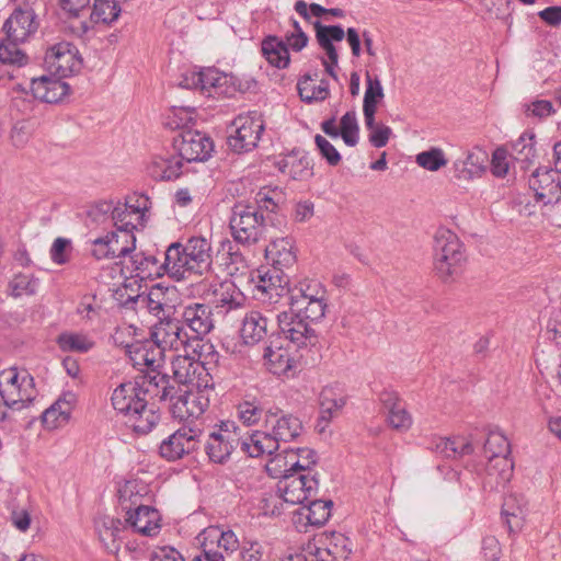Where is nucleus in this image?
Instances as JSON below:
<instances>
[{
  "label": "nucleus",
  "instance_id": "obj_48",
  "mask_svg": "<svg viewBox=\"0 0 561 561\" xmlns=\"http://www.w3.org/2000/svg\"><path fill=\"white\" fill-rule=\"evenodd\" d=\"M201 77L203 84L201 85V92L208 96H215L224 93L221 88L228 82L226 75L219 72L215 68H206L201 70Z\"/></svg>",
  "mask_w": 561,
  "mask_h": 561
},
{
  "label": "nucleus",
  "instance_id": "obj_21",
  "mask_svg": "<svg viewBox=\"0 0 561 561\" xmlns=\"http://www.w3.org/2000/svg\"><path fill=\"white\" fill-rule=\"evenodd\" d=\"M126 268L129 270L131 276L140 279L158 278L164 274L170 276L169 267H167V251L163 263H160L154 255L134 251L128 257Z\"/></svg>",
  "mask_w": 561,
  "mask_h": 561
},
{
  "label": "nucleus",
  "instance_id": "obj_42",
  "mask_svg": "<svg viewBox=\"0 0 561 561\" xmlns=\"http://www.w3.org/2000/svg\"><path fill=\"white\" fill-rule=\"evenodd\" d=\"M308 505H302L299 508V515L306 518L307 524L311 526L324 525L331 516L332 501H321L310 499Z\"/></svg>",
  "mask_w": 561,
  "mask_h": 561
},
{
  "label": "nucleus",
  "instance_id": "obj_25",
  "mask_svg": "<svg viewBox=\"0 0 561 561\" xmlns=\"http://www.w3.org/2000/svg\"><path fill=\"white\" fill-rule=\"evenodd\" d=\"M379 399L387 412L389 425L398 431H408L412 425V416L398 394L392 391H382Z\"/></svg>",
  "mask_w": 561,
  "mask_h": 561
},
{
  "label": "nucleus",
  "instance_id": "obj_60",
  "mask_svg": "<svg viewBox=\"0 0 561 561\" xmlns=\"http://www.w3.org/2000/svg\"><path fill=\"white\" fill-rule=\"evenodd\" d=\"M111 237L117 239L116 247L118 251H115L114 259L129 257V255L136 250V237L129 231H112Z\"/></svg>",
  "mask_w": 561,
  "mask_h": 561
},
{
  "label": "nucleus",
  "instance_id": "obj_28",
  "mask_svg": "<svg viewBox=\"0 0 561 561\" xmlns=\"http://www.w3.org/2000/svg\"><path fill=\"white\" fill-rule=\"evenodd\" d=\"M31 90L33 95L46 103H57L69 92V85L56 78L43 76L32 80Z\"/></svg>",
  "mask_w": 561,
  "mask_h": 561
},
{
  "label": "nucleus",
  "instance_id": "obj_50",
  "mask_svg": "<svg viewBox=\"0 0 561 561\" xmlns=\"http://www.w3.org/2000/svg\"><path fill=\"white\" fill-rule=\"evenodd\" d=\"M119 12L116 0H94L90 16L95 22L111 23L118 18Z\"/></svg>",
  "mask_w": 561,
  "mask_h": 561
},
{
  "label": "nucleus",
  "instance_id": "obj_37",
  "mask_svg": "<svg viewBox=\"0 0 561 561\" xmlns=\"http://www.w3.org/2000/svg\"><path fill=\"white\" fill-rule=\"evenodd\" d=\"M525 513L526 503L523 497L516 494H510L504 499L502 515L511 533L517 531L523 527Z\"/></svg>",
  "mask_w": 561,
  "mask_h": 561
},
{
  "label": "nucleus",
  "instance_id": "obj_41",
  "mask_svg": "<svg viewBox=\"0 0 561 561\" xmlns=\"http://www.w3.org/2000/svg\"><path fill=\"white\" fill-rule=\"evenodd\" d=\"M262 53L266 60L278 69H284L289 64L287 45L276 36H268L262 42Z\"/></svg>",
  "mask_w": 561,
  "mask_h": 561
},
{
  "label": "nucleus",
  "instance_id": "obj_45",
  "mask_svg": "<svg viewBox=\"0 0 561 561\" xmlns=\"http://www.w3.org/2000/svg\"><path fill=\"white\" fill-rule=\"evenodd\" d=\"M255 202L260 209L275 213L283 204H285L286 194L283 188L278 186H264L256 193Z\"/></svg>",
  "mask_w": 561,
  "mask_h": 561
},
{
  "label": "nucleus",
  "instance_id": "obj_62",
  "mask_svg": "<svg viewBox=\"0 0 561 561\" xmlns=\"http://www.w3.org/2000/svg\"><path fill=\"white\" fill-rule=\"evenodd\" d=\"M149 198L145 195L130 197L122 206H126L130 214L134 216L135 221L140 226L144 224L145 213L149 209Z\"/></svg>",
  "mask_w": 561,
  "mask_h": 561
},
{
  "label": "nucleus",
  "instance_id": "obj_7",
  "mask_svg": "<svg viewBox=\"0 0 561 561\" xmlns=\"http://www.w3.org/2000/svg\"><path fill=\"white\" fill-rule=\"evenodd\" d=\"M218 360H213L207 356V352L201 355L199 348L196 353L191 350L174 356L171 360L172 374L174 380L183 386H192L196 389H211L213 378L210 376L211 366H217Z\"/></svg>",
  "mask_w": 561,
  "mask_h": 561
},
{
  "label": "nucleus",
  "instance_id": "obj_8",
  "mask_svg": "<svg viewBox=\"0 0 561 561\" xmlns=\"http://www.w3.org/2000/svg\"><path fill=\"white\" fill-rule=\"evenodd\" d=\"M33 377L25 370L11 367L0 371V420L7 413L2 407L21 410L35 398Z\"/></svg>",
  "mask_w": 561,
  "mask_h": 561
},
{
  "label": "nucleus",
  "instance_id": "obj_1",
  "mask_svg": "<svg viewBox=\"0 0 561 561\" xmlns=\"http://www.w3.org/2000/svg\"><path fill=\"white\" fill-rule=\"evenodd\" d=\"M45 5L44 0L24 3L10 15L3 25L5 38L0 41V61L22 66L26 62L25 54L18 47L24 43L37 27L36 11Z\"/></svg>",
  "mask_w": 561,
  "mask_h": 561
},
{
  "label": "nucleus",
  "instance_id": "obj_13",
  "mask_svg": "<svg viewBox=\"0 0 561 561\" xmlns=\"http://www.w3.org/2000/svg\"><path fill=\"white\" fill-rule=\"evenodd\" d=\"M45 65L50 73L65 78L80 70L81 58L76 46L60 42L47 49Z\"/></svg>",
  "mask_w": 561,
  "mask_h": 561
},
{
  "label": "nucleus",
  "instance_id": "obj_20",
  "mask_svg": "<svg viewBox=\"0 0 561 561\" xmlns=\"http://www.w3.org/2000/svg\"><path fill=\"white\" fill-rule=\"evenodd\" d=\"M277 321L285 337L298 347L305 346L316 339V331L311 327L313 322L309 321L308 318L298 316L297 312L283 311L277 316Z\"/></svg>",
  "mask_w": 561,
  "mask_h": 561
},
{
  "label": "nucleus",
  "instance_id": "obj_5",
  "mask_svg": "<svg viewBox=\"0 0 561 561\" xmlns=\"http://www.w3.org/2000/svg\"><path fill=\"white\" fill-rule=\"evenodd\" d=\"M466 261L458 236L447 228H438L434 236V270L445 283L460 275Z\"/></svg>",
  "mask_w": 561,
  "mask_h": 561
},
{
  "label": "nucleus",
  "instance_id": "obj_52",
  "mask_svg": "<svg viewBox=\"0 0 561 561\" xmlns=\"http://www.w3.org/2000/svg\"><path fill=\"white\" fill-rule=\"evenodd\" d=\"M215 293L219 295L217 302L227 311L240 308L244 301L243 295L230 282L221 283L219 293L217 290Z\"/></svg>",
  "mask_w": 561,
  "mask_h": 561
},
{
  "label": "nucleus",
  "instance_id": "obj_27",
  "mask_svg": "<svg viewBox=\"0 0 561 561\" xmlns=\"http://www.w3.org/2000/svg\"><path fill=\"white\" fill-rule=\"evenodd\" d=\"M95 530L100 541L110 553L116 554L121 548V533L126 525L118 518L102 516L95 519Z\"/></svg>",
  "mask_w": 561,
  "mask_h": 561
},
{
  "label": "nucleus",
  "instance_id": "obj_43",
  "mask_svg": "<svg viewBox=\"0 0 561 561\" xmlns=\"http://www.w3.org/2000/svg\"><path fill=\"white\" fill-rule=\"evenodd\" d=\"M62 352L87 353L94 346V341L82 332H64L56 340Z\"/></svg>",
  "mask_w": 561,
  "mask_h": 561
},
{
  "label": "nucleus",
  "instance_id": "obj_35",
  "mask_svg": "<svg viewBox=\"0 0 561 561\" xmlns=\"http://www.w3.org/2000/svg\"><path fill=\"white\" fill-rule=\"evenodd\" d=\"M268 319L260 311L248 312L242 321L241 337L247 344H255L267 334Z\"/></svg>",
  "mask_w": 561,
  "mask_h": 561
},
{
  "label": "nucleus",
  "instance_id": "obj_56",
  "mask_svg": "<svg viewBox=\"0 0 561 561\" xmlns=\"http://www.w3.org/2000/svg\"><path fill=\"white\" fill-rule=\"evenodd\" d=\"M38 287V280L30 274H18L9 284L13 297L34 295Z\"/></svg>",
  "mask_w": 561,
  "mask_h": 561
},
{
  "label": "nucleus",
  "instance_id": "obj_63",
  "mask_svg": "<svg viewBox=\"0 0 561 561\" xmlns=\"http://www.w3.org/2000/svg\"><path fill=\"white\" fill-rule=\"evenodd\" d=\"M239 417L245 425L257 423L263 414V410L254 402L245 401L239 404Z\"/></svg>",
  "mask_w": 561,
  "mask_h": 561
},
{
  "label": "nucleus",
  "instance_id": "obj_15",
  "mask_svg": "<svg viewBox=\"0 0 561 561\" xmlns=\"http://www.w3.org/2000/svg\"><path fill=\"white\" fill-rule=\"evenodd\" d=\"M319 482L309 473L291 474L278 482V492L284 502L293 505H304L305 502L314 497L318 492Z\"/></svg>",
  "mask_w": 561,
  "mask_h": 561
},
{
  "label": "nucleus",
  "instance_id": "obj_64",
  "mask_svg": "<svg viewBox=\"0 0 561 561\" xmlns=\"http://www.w3.org/2000/svg\"><path fill=\"white\" fill-rule=\"evenodd\" d=\"M291 24L294 26V32L287 33L284 42L287 45V48L290 47L293 50L299 51L306 47L308 36L296 20H293Z\"/></svg>",
  "mask_w": 561,
  "mask_h": 561
},
{
  "label": "nucleus",
  "instance_id": "obj_61",
  "mask_svg": "<svg viewBox=\"0 0 561 561\" xmlns=\"http://www.w3.org/2000/svg\"><path fill=\"white\" fill-rule=\"evenodd\" d=\"M340 136L342 140H355L358 135V124L355 112H346L339 125Z\"/></svg>",
  "mask_w": 561,
  "mask_h": 561
},
{
  "label": "nucleus",
  "instance_id": "obj_59",
  "mask_svg": "<svg viewBox=\"0 0 561 561\" xmlns=\"http://www.w3.org/2000/svg\"><path fill=\"white\" fill-rule=\"evenodd\" d=\"M383 98V89L378 77L373 78L369 72L366 73V91L364 95V106L377 108V104Z\"/></svg>",
  "mask_w": 561,
  "mask_h": 561
},
{
  "label": "nucleus",
  "instance_id": "obj_29",
  "mask_svg": "<svg viewBox=\"0 0 561 561\" xmlns=\"http://www.w3.org/2000/svg\"><path fill=\"white\" fill-rule=\"evenodd\" d=\"M239 447L250 457H260L264 454L272 455L279 448L267 430L265 432L256 431L247 436L240 435Z\"/></svg>",
  "mask_w": 561,
  "mask_h": 561
},
{
  "label": "nucleus",
  "instance_id": "obj_6",
  "mask_svg": "<svg viewBox=\"0 0 561 561\" xmlns=\"http://www.w3.org/2000/svg\"><path fill=\"white\" fill-rule=\"evenodd\" d=\"M286 294L289 295V307L293 312L308 318L311 322H319L324 318L328 291L321 282L305 278L288 288Z\"/></svg>",
  "mask_w": 561,
  "mask_h": 561
},
{
  "label": "nucleus",
  "instance_id": "obj_14",
  "mask_svg": "<svg viewBox=\"0 0 561 561\" xmlns=\"http://www.w3.org/2000/svg\"><path fill=\"white\" fill-rule=\"evenodd\" d=\"M176 290L174 287H163L156 285L147 294L138 295L135 304L140 309H146L150 314L164 321L171 318L175 312L174 299Z\"/></svg>",
  "mask_w": 561,
  "mask_h": 561
},
{
  "label": "nucleus",
  "instance_id": "obj_19",
  "mask_svg": "<svg viewBox=\"0 0 561 561\" xmlns=\"http://www.w3.org/2000/svg\"><path fill=\"white\" fill-rule=\"evenodd\" d=\"M265 428L279 446L280 442L296 439L304 431L302 422L295 415L282 410L267 411L264 419Z\"/></svg>",
  "mask_w": 561,
  "mask_h": 561
},
{
  "label": "nucleus",
  "instance_id": "obj_55",
  "mask_svg": "<svg viewBox=\"0 0 561 561\" xmlns=\"http://www.w3.org/2000/svg\"><path fill=\"white\" fill-rule=\"evenodd\" d=\"M116 242L117 239L111 237V232L104 237L96 238L91 243V254L96 260H113L115 251H118Z\"/></svg>",
  "mask_w": 561,
  "mask_h": 561
},
{
  "label": "nucleus",
  "instance_id": "obj_47",
  "mask_svg": "<svg viewBox=\"0 0 561 561\" xmlns=\"http://www.w3.org/2000/svg\"><path fill=\"white\" fill-rule=\"evenodd\" d=\"M510 455H501L497 457H488L486 472L494 476L499 484H505L513 474V461Z\"/></svg>",
  "mask_w": 561,
  "mask_h": 561
},
{
  "label": "nucleus",
  "instance_id": "obj_4",
  "mask_svg": "<svg viewBox=\"0 0 561 561\" xmlns=\"http://www.w3.org/2000/svg\"><path fill=\"white\" fill-rule=\"evenodd\" d=\"M151 336L157 346L162 351L179 352L182 350L187 353L191 350L192 353H196L197 348H199L201 355L207 352V356H210L213 360H219V354L215 351L214 345L203 342L197 336H190L179 319L171 317L164 321H159L153 327Z\"/></svg>",
  "mask_w": 561,
  "mask_h": 561
},
{
  "label": "nucleus",
  "instance_id": "obj_3",
  "mask_svg": "<svg viewBox=\"0 0 561 561\" xmlns=\"http://www.w3.org/2000/svg\"><path fill=\"white\" fill-rule=\"evenodd\" d=\"M213 263L211 244L204 237H192L185 244L174 242L167 249V267L175 279L185 277V273L203 275Z\"/></svg>",
  "mask_w": 561,
  "mask_h": 561
},
{
  "label": "nucleus",
  "instance_id": "obj_10",
  "mask_svg": "<svg viewBox=\"0 0 561 561\" xmlns=\"http://www.w3.org/2000/svg\"><path fill=\"white\" fill-rule=\"evenodd\" d=\"M202 428L191 423H184L160 445V455L169 461H175L193 453L201 440Z\"/></svg>",
  "mask_w": 561,
  "mask_h": 561
},
{
  "label": "nucleus",
  "instance_id": "obj_11",
  "mask_svg": "<svg viewBox=\"0 0 561 561\" xmlns=\"http://www.w3.org/2000/svg\"><path fill=\"white\" fill-rule=\"evenodd\" d=\"M233 422H221V424L208 434L205 445L206 454L216 463L225 462L234 448L239 446L240 433Z\"/></svg>",
  "mask_w": 561,
  "mask_h": 561
},
{
  "label": "nucleus",
  "instance_id": "obj_51",
  "mask_svg": "<svg viewBox=\"0 0 561 561\" xmlns=\"http://www.w3.org/2000/svg\"><path fill=\"white\" fill-rule=\"evenodd\" d=\"M513 164L514 158L505 146L497 147L493 151L490 170L495 178H505Z\"/></svg>",
  "mask_w": 561,
  "mask_h": 561
},
{
  "label": "nucleus",
  "instance_id": "obj_57",
  "mask_svg": "<svg viewBox=\"0 0 561 561\" xmlns=\"http://www.w3.org/2000/svg\"><path fill=\"white\" fill-rule=\"evenodd\" d=\"M483 454L485 458L510 455L511 448L507 438L501 433H490L483 446Z\"/></svg>",
  "mask_w": 561,
  "mask_h": 561
},
{
  "label": "nucleus",
  "instance_id": "obj_44",
  "mask_svg": "<svg viewBox=\"0 0 561 561\" xmlns=\"http://www.w3.org/2000/svg\"><path fill=\"white\" fill-rule=\"evenodd\" d=\"M176 150L182 160L187 162H204L211 157L214 142H179Z\"/></svg>",
  "mask_w": 561,
  "mask_h": 561
},
{
  "label": "nucleus",
  "instance_id": "obj_49",
  "mask_svg": "<svg viewBox=\"0 0 561 561\" xmlns=\"http://www.w3.org/2000/svg\"><path fill=\"white\" fill-rule=\"evenodd\" d=\"M181 167L179 160L160 158L151 163L150 173L156 179L170 181L180 176Z\"/></svg>",
  "mask_w": 561,
  "mask_h": 561
},
{
  "label": "nucleus",
  "instance_id": "obj_58",
  "mask_svg": "<svg viewBox=\"0 0 561 561\" xmlns=\"http://www.w3.org/2000/svg\"><path fill=\"white\" fill-rule=\"evenodd\" d=\"M240 560L241 561H263L265 556L264 545L251 538H243L240 546Z\"/></svg>",
  "mask_w": 561,
  "mask_h": 561
},
{
  "label": "nucleus",
  "instance_id": "obj_2",
  "mask_svg": "<svg viewBox=\"0 0 561 561\" xmlns=\"http://www.w3.org/2000/svg\"><path fill=\"white\" fill-rule=\"evenodd\" d=\"M111 400L113 408L127 417V423L137 433H149L160 421L158 409L147 402L139 382L121 383L114 389Z\"/></svg>",
  "mask_w": 561,
  "mask_h": 561
},
{
  "label": "nucleus",
  "instance_id": "obj_24",
  "mask_svg": "<svg viewBox=\"0 0 561 561\" xmlns=\"http://www.w3.org/2000/svg\"><path fill=\"white\" fill-rule=\"evenodd\" d=\"M144 397L148 396L152 400L165 401L174 399L176 390L170 383V377L156 370L148 371L142 376L139 383Z\"/></svg>",
  "mask_w": 561,
  "mask_h": 561
},
{
  "label": "nucleus",
  "instance_id": "obj_39",
  "mask_svg": "<svg viewBox=\"0 0 561 561\" xmlns=\"http://www.w3.org/2000/svg\"><path fill=\"white\" fill-rule=\"evenodd\" d=\"M187 112L184 110H174L172 115L168 116L165 126L172 130H179L172 140H210L209 136L203 135L186 124Z\"/></svg>",
  "mask_w": 561,
  "mask_h": 561
},
{
  "label": "nucleus",
  "instance_id": "obj_22",
  "mask_svg": "<svg viewBox=\"0 0 561 561\" xmlns=\"http://www.w3.org/2000/svg\"><path fill=\"white\" fill-rule=\"evenodd\" d=\"M256 289L261 291L271 302H277L278 298L287 293L288 279L280 267H261L256 275Z\"/></svg>",
  "mask_w": 561,
  "mask_h": 561
},
{
  "label": "nucleus",
  "instance_id": "obj_34",
  "mask_svg": "<svg viewBox=\"0 0 561 561\" xmlns=\"http://www.w3.org/2000/svg\"><path fill=\"white\" fill-rule=\"evenodd\" d=\"M68 397L69 399L66 396L59 398L44 411L42 422L47 428L54 430L68 423L73 408V396Z\"/></svg>",
  "mask_w": 561,
  "mask_h": 561
},
{
  "label": "nucleus",
  "instance_id": "obj_30",
  "mask_svg": "<svg viewBox=\"0 0 561 561\" xmlns=\"http://www.w3.org/2000/svg\"><path fill=\"white\" fill-rule=\"evenodd\" d=\"M233 134L228 136L227 140H259L264 130V123L261 115L256 112L248 115H240L232 122Z\"/></svg>",
  "mask_w": 561,
  "mask_h": 561
},
{
  "label": "nucleus",
  "instance_id": "obj_12",
  "mask_svg": "<svg viewBox=\"0 0 561 561\" xmlns=\"http://www.w3.org/2000/svg\"><path fill=\"white\" fill-rule=\"evenodd\" d=\"M207 390L202 388L196 392L192 390L176 391L170 407L173 417L197 425L193 420H197L209 407Z\"/></svg>",
  "mask_w": 561,
  "mask_h": 561
},
{
  "label": "nucleus",
  "instance_id": "obj_36",
  "mask_svg": "<svg viewBox=\"0 0 561 561\" xmlns=\"http://www.w3.org/2000/svg\"><path fill=\"white\" fill-rule=\"evenodd\" d=\"M485 160L478 154L469 153L466 159L454 163V176L459 182H471L480 179L486 171Z\"/></svg>",
  "mask_w": 561,
  "mask_h": 561
},
{
  "label": "nucleus",
  "instance_id": "obj_38",
  "mask_svg": "<svg viewBox=\"0 0 561 561\" xmlns=\"http://www.w3.org/2000/svg\"><path fill=\"white\" fill-rule=\"evenodd\" d=\"M318 73L314 72L313 76L305 75L304 78L298 81L297 89L302 101L307 103L322 102L329 96L328 81L322 79L319 84L316 85Z\"/></svg>",
  "mask_w": 561,
  "mask_h": 561
},
{
  "label": "nucleus",
  "instance_id": "obj_40",
  "mask_svg": "<svg viewBox=\"0 0 561 561\" xmlns=\"http://www.w3.org/2000/svg\"><path fill=\"white\" fill-rule=\"evenodd\" d=\"M294 449H286L282 454L275 455L266 463L267 473L274 479H284L291 474H298L296 466L298 460L295 459Z\"/></svg>",
  "mask_w": 561,
  "mask_h": 561
},
{
  "label": "nucleus",
  "instance_id": "obj_23",
  "mask_svg": "<svg viewBox=\"0 0 561 561\" xmlns=\"http://www.w3.org/2000/svg\"><path fill=\"white\" fill-rule=\"evenodd\" d=\"M181 318L182 323L194 332L197 339L208 334L214 328L211 308L205 304L194 302L185 306Z\"/></svg>",
  "mask_w": 561,
  "mask_h": 561
},
{
  "label": "nucleus",
  "instance_id": "obj_32",
  "mask_svg": "<svg viewBox=\"0 0 561 561\" xmlns=\"http://www.w3.org/2000/svg\"><path fill=\"white\" fill-rule=\"evenodd\" d=\"M277 167L282 173L289 174L294 180H304L312 174L309 158L305 152L296 149L284 156L277 162Z\"/></svg>",
  "mask_w": 561,
  "mask_h": 561
},
{
  "label": "nucleus",
  "instance_id": "obj_46",
  "mask_svg": "<svg viewBox=\"0 0 561 561\" xmlns=\"http://www.w3.org/2000/svg\"><path fill=\"white\" fill-rule=\"evenodd\" d=\"M345 399L337 394L332 387H325L320 393V417L329 422L344 407Z\"/></svg>",
  "mask_w": 561,
  "mask_h": 561
},
{
  "label": "nucleus",
  "instance_id": "obj_18",
  "mask_svg": "<svg viewBox=\"0 0 561 561\" xmlns=\"http://www.w3.org/2000/svg\"><path fill=\"white\" fill-rule=\"evenodd\" d=\"M316 30V38L320 47L325 51L328 58H321V62L325 72L335 81H337L336 67L339 62V54L333 42H341L345 36V32L340 25H322L319 21L313 23Z\"/></svg>",
  "mask_w": 561,
  "mask_h": 561
},
{
  "label": "nucleus",
  "instance_id": "obj_54",
  "mask_svg": "<svg viewBox=\"0 0 561 561\" xmlns=\"http://www.w3.org/2000/svg\"><path fill=\"white\" fill-rule=\"evenodd\" d=\"M220 255L222 260H227L224 264L230 275L245 267L243 255L238 250H233V245L229 240L221 242V251L218 252L217 256L219 257Z\"/></svg>",
  "mask_w": 561,
  "mask_h": 561
},
{
  "label": "nucleus",
  "instance_id": "obj_17",
  "mask_svg": "<svg viewBox=\"0 0 561 561\" xmlns=\"http://www.w3.org/2000/svg\"><path fill=\"white\" fill-rule=\"evenodd\" d=\"M263 359L266 369L278 377L290 378L298 370L296 356L283 345L280 337L270 341L264 347Z\"/></svg>",
  "mask_w": 561,
  "mask_h": 561
},
{
  "label": "nucleus",
  "instance_id": "obj_53",
  "mask_svg": "<svg viewBox=\"0 0 561 561\" xmlns=\"http://www.w3.org/2000/svg\"><path fill=\"white\" fill-rule=\"evenodd\" d=\"M416 163L428 171H438L448 162L444 151L439 148H431L416 154Z\"/></svg>",
  "mask_w": 561,
  "mask_h": 561
},
{
  "label": "nucleus",
  "instance_id": "obj_9",
  "mask_svg": "<svg viewBox=\"0 0 561 561\" xmlns=\"http://www.w3.org/2000/svg\"><path fill=\"white\" fill-rule=\"evenodd\" d=\"M263 215L251 205L237 204L232 208L230 228L234 240L242 244L256 243L265 231Z\"/></svg>",
  "mask_w": 561,
  "mask_h": 561
},
{
  "label": "nucleus",
  "instance_id": "obj_16",
  "mask_svg": "<svg viewBox=\"0 0 561 561\" xmlns=\"http://www.w3.org/2000/svg\"><path fill=\"white\" fill-rule=\"evenodd\" d=\"M529 188L537 202L543 205L554 204L561 199V173L552 168L536 169L529 180Z\"/></svg>",
  "mask_w": 561,
  "mask_h": 561
},
{
  "label": "nucleus",
  "instance_id": "obj_31",
  "mask_svg": "<svg viewBox=\"0 0 561 561\" xmlns=\"http://www.w3.org/2000/svg\"><path fill=\"white\" fill-rule=\"evenodd\" d=\"M111 214L110 218L114 227H116V231H129L134 233V230L139 225L135 221L134 216L130 214L126 206H122L118 204L113 207L111 203L104 202L99 204L92 211L91 215L96 219L99 214Z\"/></svg>",
  "mask_w": 561,
  "mask_h": 561
},
{
  "label": "nucleus",
  "instance_id": "obj_33",
  "mask_svg": "<svg viewBox=\"0 0 561 561\" xmlns=\"http://www.w3.org/2000/svg\"><path fill=\"white\" fill-rule=\"evenodd\" d=\"M265 256L271 266L280 267V270L290 267L296 262L293 241L289 238L272 241L265 249Z\"/></svg>",
  "mask_w": 561,
  "mask_h": 561
},
{
  "label": "nucleus",
  "instance_id": "obj_26",
  "mask_svg": "<svg viewBox=\"0 0 561 561\" xmlns=\"http://www.w3.org/2000/svg\"><path fill=\"white\" fill-rule=\"evenodd\" d=\"M125 525L144 536H154L160 530V514L148 505H139L134 512H128Z\"/></svg>",
  "mask_w": 561,
  "mask_h": 561
}]
</instances>
